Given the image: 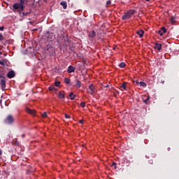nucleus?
Wrapping results in <instances>:
<instances>
[{"mask_svg":"<svg viewBox=\"0 0 179 179\" xmlns=\"http://www.w3.org/2000/svg\"><path fill=\"white\" fill-rule=\"evenodd\" d=\"M12 10L14 12H18L20 14L21 12L24 10V6H22V4H20L19 3H15L13 5Z\"/></svg>","mask_w":179,"mask_h":179,"instance_id":"nucleus-1","label":"nucleus"},{"mask_svg":"<svg viewBox=\"0 0 179 179\" xmlns=\"http://www.w3.org/2000/svg\"><path fill=\"white\" fill-rule=\"evenodd\" d=\"M0 85L2 90L6 87V77L3 73H0Z\"/></svg>","mask_w":179,"mask_h":179,"instance_id":"nucleus-2","label":"nucleus"},{"mask_svg":"<svg viewBox=\"0 0 179 179\" xmlns=\"http://www.w3.org/2000/svg\"><path fill=\"white\" fill-rule=\"evenodd\" d=\"M135 10H129L127 13H125L122 17V20H127V19H130L133 15H135Z\"/></svg>","mask_w":179,"mask_h":179,"instance_id":"nucleus-3","label":"nucleus"},{"mask_svg":"<svg viewBox=\"0 0 179 179\" xmlns=\"http://www.w3.org/2000/svg\"><path fill=\"white\" fill-rule=\"evenodd\" d=\"M5 124H7L8 125H12L13 122H15V117H13V115H8L6 118L4 120Z\"/></svg>","mask_w":179,"mask_h":179,"instance_id":"nucleus-4","label":"nucleus"},{"mask_svg":"<svg viewBox=\"0 0 179 179\" xmlns=\"http://www.w3.org/2000/svg\"><path fill=\"white\" fill-rule=\"evenodd\" d=\"M96 31L92 30L91 31L89 34H88V38H94V37H96Z\"/></svg>","mask_w":179,"mask_h":179,"instance_id":"nucleus-5","label":"nucleus"},{"mask_svg":"<svg viewBox=\"0 0 179 179\" xmlns=\"http://www.w3.org/2000/svg\"><path fill=\"white\" fill-rule=\"evenodd\" d=\"M82 86V83L79 79L76 78V85L75 87H77V89H80V87Z\"/></svg>","mask_w":179,"mask_h":179,"instance_id":"nucleus-6","label":"nucleus"},{"mask_svg":"<svg viewBox=\"0 0 179 179\" xmlns=\"http://www.w3.org/2000/svg\"><path fill=\"white\" fill-rule=\"evenodd\" d=\"M14 76H15V71H10L7 74V78L9 79H12Z\"/></svg>","mask_w":179,"mask_h":179,"instance_id":"nucleus-7","label":"nucleus"},{"mask_svg":"<svg viewBox=\"0 0 179 179\" xmlns=\"http://www.w3.org/2000/svg\"><path fill=\"white\" fill-rule=\"evenodd\" d=\"M89 90L90 91H88V93H90V94H93V93H94V85L92 84L90 85Z\"/></svg>","mask_w":179,"mask_h":179,"instance_id":"nucleus-8","label":"nucleus"},{"mask_svg":"<svg viewBox=\"0 0 179 179\" xmlns=\"http://www.w3.org/2000/svg\"><path fill=\"white\" fill-rule=\"evenodd\" d=\"M75 69H76V67L73 66H69L67 69L68 73H72L73 72H75Z\"/></svg>","mask_w":179,"mask_h":179,"instance_id":"nucleus-9","label":"nucleus"},{"mask_svg":"<svg viewBox=\"0 0 179 179\" xmlns=\"http://www.w3.org/2000/svg\"><path fill=\"white\" fill-rule=\"evenodd\" d=\"M19 15L20 17H24V16H29V15H30V12L21 11Z\"/></svg>","mask_w":179,"mask_h":179,"instance_id":"nucleus-10","label":"nucleus"},{"mask_svg":"<svg viewBox=\"0 0 179 179\" xmlns=\"http://www.w3.org/2000/svg\"><path fill=\"white\" fill-rule=\"evenodd\" d=\"M127 85H128V83H123L121 85H120V89L121 90H127Z\"/></svg>","mask_w":179,"mask_h":179,"instance_id":"nucleus-11","label":"nucleus"},{"mask_svg":"<svg viewBox=\"0 0 179 179\" xmlns=\"http://www.w3.org/2000/svg\"><path fill=\"white\" fill-rule=\"evenodd\" d=\"M26 111H27V113H28V114H31V115H34V114H36V111H34L29 108H26Z\"/></svg>","mask_w":179,"mask_h":179,"instance_id":"nucleus-12","label":"nucleus"},{"mask_svg":"<svg viewBox=\"0 0 179 179\" xmlns=\"http://www.w3.org/2000/svg\"><path fill=\"white\" fill-rule=\"evenodd\" d=\"M136 34L139 36L141 38H142V37H143V34H145V31H143V29H141L140 31H138Z\"/></svg>","mask_w":179,"mask_h":179,"instance_id":"nucleus-13","label":"nucleus"},{"mask_svg":"<svg viewBox=\"0 0 179 179\" xmlns=\"http://www.w3.org/2000/svg\"><path fill=\"white\" fill-rule=\"evenodd\" d=\"M155 48H157V50L158 51H160L162 50V43H155Z\"/></svg>","mask_w":179,"mask_h":179,"instance_id":"nucleus-14","label":"nucleus"},{"mask_svg":"<svg viewBox=\"0 0 179 179\" xmlns=\"http://www.w3.org/2000/svg\"><path fill=\"white\" fill-rule=\"evenodd\" d=\"M60 5L63 6V9H66L68 8V4H66V1H62Z\"/></svg>","mask_w":179,"mask_h":179,"instance_id":"nucleus-15","label":"nucleus"},{"mask_svg":"<svg viewBox=\"0 0 179 179\" xmlns=\"http://www.w3.org/2000/svg\"><path fill=\"white\" fill-rule=\"evenodd\" d=\"M69 97L71 100H75V99H76V94H73V92H71L69 94Z\"/></svg>","mask_w":179,"mask_h":179,"instance_id":"nucleus-16","label":"nucleus"},{"mask_svg":"<svg viewBox=\"0 0 179 179\" xmlns=\"http://www.w3.org/2000/svg\"><path fill=\"white\" fill-rule=\"evenodd\" d=\"M49 90L50 92H57L58 90L57 88L54 87V85L50 86L49 87Z\"/></svg>","mask_w":179,"mask_h":179,"instance_id":"nucleus-17","label":"nucleus"},{"mask_svg":"<svg viewBox=\"0 0 179 179\" xmlns=\"http://www.w3.org/2000/svg\"><path fill=\"white\" fill-rule=\"evenodd\" d=\"M64 83H66V85H69L71 83V79L66 78L64 79Z\"/></svg>","mask_w":179,"mask_h":179,"instance_id":"nucleus-18","label":"nucleus"},{"mask_svg":"<svg viewBox=\"0 0 179 179\" xmlns=\"http://www.w3.org/2000/svg\"><path fill=\"white\" fill-rule=\"evenodd\" d=\"M59 99H65V94H62V92L59 93Z\"/></svg>","mask_w":179,"mask_h":179,"instance_id":"nucleus-19","label":"nucleus"},{"mask_svg":"<svg viewBox=\"0 0 179 179\" xmlns=\"http://www.w3.org/2000/svg\"><path fill=\"white\" fill-rule=\"evenodd\" d=\"M140 86H142L143 87H146V83L145 82L141 81L139 83Z\"/></svg>","mask_w":179,"mask_h":179,"instance_id":"nucleus-20","label":"nucleus"},{"mask_svg":"<svg viewBox=\"0 0 179 179\" xmlns=\"http://www.w3.org/2000/svg\"><path fill=\"white\" fill-rule=\"evenodd\" d=\"M171 23L172 24H174V23H176V18L174 17H171Z\"/></svg>","mask_w":179,"mask_h":179,"instance_id":"nucleus-21","label":"nucleus"},{"mask_svg":"<svg viewBox=\"0 0 179 179\" xmlns=\"http://www.w3.org/2000/svg\"><path fill=\"white\" fill-rule=\"evenodd\" d=\"M125 62H122L119 64L120 68H125Z\"/></svg>","mask_w":179,"mask_h":179,"instance_id":"nucleus-22","label":"nucleus"},{"mask_svg":"<svg viewBox=\"0 0 179 179\" xmlns=\"http://www.w3.org/2000/svg\"><path fill=\"white\" fill-rule=\"evenodd\" d=\"M111 166L114 167L115 170H117V163L113 162L112 164H111Z\"/></svg>","mask_w":179,"mask_h":179,"instance_id":"nucleus-23","label":"nucleus"},{"mask_svg":"<svg viewBox=\"0 0 179 179\" xmlns=\"http://www.w3.org/2000/svg\"><path fill=\"white\" fill-rule=\"evenodd\" d=\"M161 30H162L163 34H164V33H166L167 31V29H166V27H162Z\"/></svg>","mask_w":179,"mask_h":179,"instance_id":"nucleus-24","label":"nucleus"},{"mask_svg":"<svg viewBox=\"0 0 179 179\" xmlns=\"http://www.w3.org/2000/svg\"><path fill=\"white\" fill-rule=\"evenodd\" d=\"M59 85H61V82H59V81H56L55 83V86H56V87H58V86H59Z\"/></svg>","mask_w":179,"mask_h":179,"instance_id":"nucleus-25","label":"nucleus"},{"mask_svg":"<svg viewBox=\"0 0 179 179\" xmlns=\"http://www.w3.org/2000/svg\"><path fill=\"white\" fill-rule=\"evenodd\" d=\"M20 5H22V6H24V0H20Z\"/></svg>","mask_w":179,"mask_h":179,"instance_id":"nucleus-26","label":"nucleus"},{"mask_svg":"<svg viewBox=\"0 0 179 179\" xmlns=\"http://www.w3.org/2000/svg\"><path fill=\"white\" fill-rule=\"evenodd\" d=\"M150 96H147V98L143 100L145 104H148V101H149Z\"/></svg>","mask_w":179,"mask_h":179,"instance_id":"nucleus-27","label":"nucleus"},{"mask_svg":"<svg viewBox=\"0 0 179 179\" xmlns=\"http://www.w3.org/2000/svg\"><path fill=\"white\" fill-rule=\"evenodd\" d=\"M4 38H3V35H2V33H0V41H3Z\"/></svg>","mask_w":179,"mask_h":179,"instance_id":"nucleus-28","label":"nucleus"},{"mask_svg":"<svg viewBox=\"0 0 179 179\" xmlns=\"http://www.w3.org/2000/svg\"><path fill=\"white\" fill-rule=\"evenodd\" d=\"M80 106L83 107H83H86V103H85V102H81V103H80Z\"/></svg>","mask_w":179,"mask_h":179,"instance_id":"nucleus-29","label":"nucleus"},{"mask_svg":"<svg viewBox=\"0 0 179 179\" xmlns=\"http://www.w3.org/2000/svg\"><path fill=\"white\" fill-rule=\"evenodd\" d=\"M13 142H15V145H17V146H19V145H20V143L19 141H17V140H15L13 141Z\"/></svg>","mask_w":179,"mask_h":179,"instance_id":"nucleus-30","label":"nucleus"},{"mask_svg":"<svg viewBox=\"0 0 179 179\" xmlns=\"http://www.w3.org/2000/svg\"><path fill=\"white\" fill-rule=\"evenodd\" d=\"M111 3V0H108L106 1V6L108 7V6Z\"/></svg>","mask_w":179,"mask_h":179,"instance_id":"nucleus-31","label":"nucleus"},{"mask_svg":"<svg viewBox=\"0 0 179 179\" xmlns=\"http://www.w3.org/2000/svg\"><path fill=\"white\" fill-rule=\"evenodd\" d=\"M42 117H43V118L47 117V113H46V112L43 113V115H42Z\"/></svg>","mask_w":179,"mask_h":179,"instance_id":"nucleus-32","label":"nucleus"},{"mask_svg":"<svg viewBox=\"0 0 179 179\" xmlns=\"http://www.w3.org/2000/svg\"><path fill=\"white\" fill-rule=\"evenodd\" d=\"M158 34H159V36H163V32L162 31V29L158 31Z\"/></svg>","mask_w":179,"mask_h":179,"instance_id":"nucleus-33","label":"nucleus"},{"mask_svg":"<svg viewBox=\"0 0 179 179\" xmlns=\"http://www.w3.org/2000/svg\"><path fill=\"white\" fill-rule=\"evenodd\" d=\"M0 65H2L3 66H5V62L0 61Z\"/></svg>","mask_w":179,"mask_h":179,"instance_id":"nucleus-34","label":"nucleus"},{"mask_svg":"<svg viewBox=\"0 0 179 179\" xmlns=\"http://www.w3.org/2000/svg\"><path fill=\"white\" fill-rule=\"evenodd\" d=\"M64 117H65V118H68V119L71 118V116L68 115L67 114H65Z\"/></svg>","mask_w":179,"mask_h":179,"instance_id":"nucleus-35","label":"nucleus"},{"mask_svg":"<svg viewBox=\"0 0 179 179\" xmlns=\"http://www.w3.org/2000/svg\"><path fill=\"white\" fill-rule=\"evenodd\" d=\"M3 29H5L4 27H0V30H1V31H3Z\"/></svg>","mask_w":179,"mask_h":179,"instance_id":"nucleus-36","label":"nucleus"},{"mask_svg":"<svg viewBox=\"0 0 179 179\" xmlns=\"http://www.w3.org/2000/svg\"><path fill=\"white\" fill-rule=\"evenodd\" d=\"M134 83H135L136 85H139V83H140V82H138V80H136V81H134Z\"/></svg>","mask_w":179,"mask_h":179,"instance_id":"nucleus-37","label":"nucleus"},{"mask_svg":"<svg viewBox=\"0 0 179 179\" xmlns=\"http://www.w3.org/2000/svg\"><path fill=\"white\" fill-rule=\"evenodd\" d=\"M79 123H80V124H83V120H79Z\"/></svg>","mask_w":179,"mask_h":179,"instance_id":"nucleus-38","label":"nucleus"},{"mask_svg":"<svg viewBox=\"0 0 179 179\" xmlns=\"http://www.w3.org/2000/svg\"><path fill=\"white\" fill-rule=\"evenodd\" d=\"M25 136H26V135H25V134H22V138H25Z\"/></svg>","mask_w":179,"mask_h":179,"instance_id":"nucleus-39","label":"nucleus"},{"mask_svg":"<svg viewBox=\"0 0 179 179\" xmlns=\"http://www.w3.org/2000/svg\"><path fill=\"white\" fill-rule=\"evenodd\" d=\"M2 155V150H0V156Z\"/></svg>","mask_w":179,"mask_h":179,"instance_id":"nucleus-40","label":"nucleus"},{"mask_svg":"<svg viewBox=\"0 0 179 179\" xmlns=\"http://www.w3.org/2000/svg\"><path fill=\"white\" fill-rule=\"evenodd\" d=\"M48 50H50V48H48L46 49V51H48Z\"/></svg>","mask_w":179,"mask_h":179,"instance_id":"nucleus-41","label":"nucleus"},{"mask_svg":"<svg viewBox=\"0 0 179 179\" xmlns=\"http://www.w3.org/2000/svg\"><path fill=\"white\" fill-rule=\"evenodd\" d=\"M147 2H149V1H150V0H145Z\"/></svg>","mask_w":179,"mask_h":179,"instance_id":"nucleus-42","label":"nucleus"},{"mask_svg":"<svg viewBox=\"0 0 179 179\" xmlns=\"http://www.w3.org/2000/svg\"><path fill=\"white\" fill-rule=\"evenodd\" d=\"M106 87H108V85H107L106 86Z\"/></svg>","mask_w":179,"mask_h":179,"instance_id":"nucleus-43","label":"nucleus"},{"mask_svg":"<svg viewBox=\"0 0 179 179\" xmlns=\"http://www.w3.org/2000/svg\"><path fill=\"white\" fill-rule=\"evenodd\" d=\"M162 83L164 84V81H162Z\"/></svg>","mask_w":179,"mask_h":179,"instance_id":"nucleus-44","label":"nucleus"},{"mask_svg":"<svg viewBox=\"0 0 179 179\" xmlns=\"http://www.w3.org/2000/svg\"><path fill=\"white\" fill-rule=\"evenodd\" d=\"M47 33H48V34L50 32H49V31H48Z\"/></svg>","mask_w":179,"mask_h":179,"instance_id":"nucleus-45","label":"nucleus"},{"mask_svg":"<svg viewBox=\"0 0 179 179\" xmlns=\"http://www.w3.org/2000/svg\"><path fill=\"white\" fill-rule=\"evenodd\" d=\"M169 150H170V148H168Z\"/></svg>","mask_w":179,"mask_h":179,"instance_id":"nucleus-46","label":"nucleus"},{"mask_svg":"<svg viewBox=\"0 0 179 179\" xmlns=\"http://www.w3.org/2000/svg\"><path fill=\"white\" fill-rule=\"evenodd\" d=\"M1 53L0 52V55H1Z\"/></svg>","mask_w":179,"mask_h":179,"instance_id":"nucleus-47","label":"nucleus"}]
</instances>
